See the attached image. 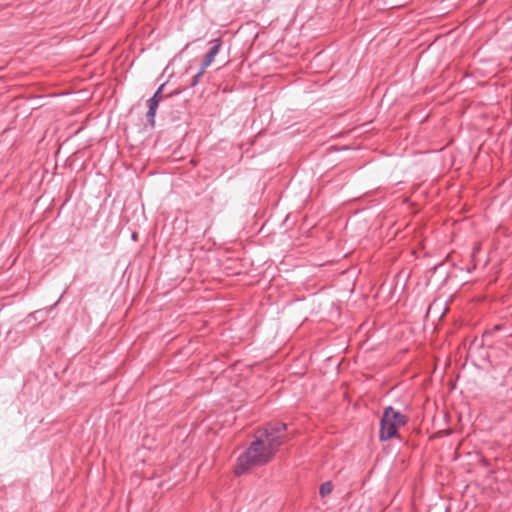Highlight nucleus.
Wrapping results in <instances>:
<instances>
[{
  "instance_id": "f257e3e1",
  "label": "nucleus",
  "mask_w": 512,
  "mask_h": 512,
  "mask_svg": "<svg viewBox=\"0 0 512 512\" xmlns=\"http://www.w3.org/2000/svg\"><path fill=\"white\" fill-rule=\"evenodd\" d=\"M286 425L275 423L259 431L249 448L238 457L235 473L240 475L255 466L268 463L283 443Z\"/></svg>"
},
{
  "instance_id": "f03ea898",
  "label": "nucleus",
  "mask_w": 512,
  "mask_h": 512,
  "mask_svg": "<svg viewBox=\"0 0 512 512\" xmlns=\"http://www.w3.org/2000/svg\"><path fill=\"white\" fill-rule=\"evenodd\" d=\"M407 418L405 415L396 411L392 407H387L381 418L380 423V440L386 441L391 438L397 437L400 427L406 424Z\"/></svg>"
},
{
  "instance_id": "7ed1b4c3",
  "label": "nucleus",
  "mask_w": 512,
  "mask_h": 512,
  "mask_svg": "<svg viewBox=\"0 0 512 512\" xmlns=\"http://www.w3.org/2000/svg\"><path fill=\"white\" fill-rule=\"evenodd\" d=\"M221 47V40L214 39L209 43V50L202 62V72H205L206 68H208L215 59V56L218 54L219 49Z\"/></svg>"
},
{
  "instance_id": "20e7f679",
  "label": "nucleus",
  "mask_w": 512,
  "mask_h": 512,
  "mask_svg": "<svg viewBox=\"0 0 512 512\" xmlns=\"http://www.w3.org/2000/svg\"><path fill=\"white\" fill-rule=\"evenodd\" d=\"M159 99H153L151 98L148 103H149V110H148V113H147V118L150 122H153L154 120V117L156 115V110L158 108V105H159Z\"/></svg>"
},
{
  "instance_id": "39448f33",
  "label": "nucleus",
  "mask_w": 512,
  "mask_h": 512,
  "mask_svg": "<svg viewBox=\"0 0 512 512\" xmlns=\"http://www.w3.org/2000/svg\"><path fill=\"white\" fill-rule=\"evenodd\" d=\"M333 490V485L331 482H325L320 486L319 493L322 497H326Z\"/></svg>"
},
{
  "instance_id": "423d86ee",
  "label": "nucleus",
  "mask_w": 512,
  "mask_h": 512,
  "mask_svg": "<svg viewBox=\"0 0 512 512\" xmlns=\"http://www.w3.org/2000/svg\"><path fill=\"white\" fill-rule=\"evenodd\" d=\"M163 86L164 85H161L158 90L156 91V93L154 94V96L152 97L153 99H159V101L162 99V89H163Z\"/></svg>"
},
{
  "instance_id": "0eeeda50",
  "label": "nucleus",
  "mask_w": 512,
  "mask_h": 512,
  "mask_svg": "<svg viewBox=\"0 0 512 512\" xmlns=\"http://www.w3.org/2000/svg\"><path fill=\"white\" fill-rule=\"evenodd\" d=\"M203 74H204V72H202V69H201V70L199 71V73H198V74H196V75L194 76V79H193V83H192V84H193V85H196V84H197V82L199 81L200 77H201Z\"/></svg>"
}]
</instances>
